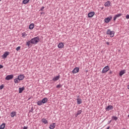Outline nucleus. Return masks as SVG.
Segmentation results:
<instances>
[{
	"instance_id": "nucleus-25",
	"label": "nucleus",
	"mask_w": 129,
	"mask_h": 129,
	"mask_svg": "<svg viewBox=\"0 0 129 129\" xmlns=\"http://www.w3.org/2000/svg\"><path fill=\"white\" fill-rule=\"evenodd\" d=\"M37 105L41 106L42 105V104H43V102H42V101H38L37 102Z\"/></svg>"
},
{
	"instance_id": "nucleus-27",
	"label": "nucleus",
	"mask_w": 129,
	"mask_h": 129,
	"mask_svg": "<svg viewBox=\"0 0 129 129\" xmlns=\"http://www.w3.org/2000/svg\"><path fill=\"white\" fill-rule=\"evenodd\" d=\"M82 112V110H79L77 112V115H79L80 114H81V113Z\"/></svg>"
},
{
	"instance_id": "nucleus-33",
	"label": "nucleus",
	"mask_w": 129,
	"mask_h": 129,
	"mask_svg": "<svg viewBox=\"0 0 129 129\" xmlns=\"http://www.w3.org/2000/svg\"><path fill=\"white\" fill-rule=\"evenodd\" d=\"M20 49H21V46H18L16 48V51H19V50H20Z\"/></svg>"
},
{
	"instance_id": "nucleus-26",
	"label": "nucleus",
	"mask_w": 129,
	"mask_h": 129,
	"mask_svg": "<svg viewBox=\"0 0 129 129\" xmlns=\"http://www.w3.org/2000/svg\"><path fill=\"white\" fill-rule=\"evenodd\" d=\"M16 115V112H12L11 113V117H14Z\"/></svg>"
},
{
	"instance_id": "nucleus-22",
	"label": "nucleus",
	"mask_w": 129,
	"mask_h": 129,
	"mask_svg": "<svg viewBox=\"0 0 129 129\" xmlns=\"http://www.w3.org/2000/svg\"><path fill=\"white\" fill-rule=\"evenodd\" d=\"M6 127V123H3L2 125H0V129H5Z\"/></svg>"
},
{
	"instance_id": "nucleus-2",
	"label": "nucleus",
	"mask_w": 129,
	"mask_h": 129,
	"mask_svg": "<svg viewBox=\"0 0 129 129\" xmlns=\"http://www.w3.org/2000/svg\"><path fill=\"white\" fill-rule=\"evenodd\" d=\"M107 35H109L111 38L114 37V31H111L110 29H108L106 32Z\"/></svg>"
},
{
	"instance_id": "nucleus-39",
	"label": "nucleus",
	"mask_w": 129,
	"mask_h": 129,
	"mask_svg": "<svg viewBox=\"0 0 129 129\" xmlns=\"http://www.w3.org/2000/svg\"><path fill=\"white\" fill-rule=\"evenodd\" d=\"M106 44H107V45H109V42H106Z\"/></svg>"
},
{
	"instance_id": "nucleus-20",
	"label": "nucleus",
	"mask_w": 129,
	"mask_h": 129,
	"mask_svg": "<svg viewBox=\"0 0 129 129\" xmlns=\"http://www.w3.org/2000/svg\"><path fill=\"white\" fill-rule=\"evenodd\" d=\"M20 81H21L18 78H16L14 79V83L16 84H17L18 83H20Z\"/></svg>"
},
{
	"instance_id": "nucleus-37",
	"label": "nucleus",
	"mask_w": 129,
	"mask_h": 129,
	"mask_svg": "<svg viewBox=\"0 0 129 129\" xmlns=\"http://www.w3.org/2000/svg\"><path fill=\"white\" fill-rule=\"evenodd\" d=\"M23 129H28V126H24Z\"/></svg>"
},
{
	"instance_id": "nucleus-8",
	"label": "nucleus",
	"mask_w": 129,
	"mask_h": 129,
	"mask_svg": "<svg viewBox=\"0 0 129 129\" xmlns=\"http://www.w3.org/2000/svg\"><path fill=\"white\" fill-rule=\"evenodd\" d=\"M121 16H122V14L121 13L115 15L113 18V21H116L117 18H119V17H121Z\"/></svg>"
},
{
	"instance_id": "nucleus-41",
	"label": "nucleus",
	"mask_w": 129,
	"mask_h": 129,
	"mask_svg": "<svg viewBox=\"0 0 129 129\" xmlns=\"http://www.w3.org/2000/svg\"><path fill=\"white\" fill-rule=\"evenodd\" d=\"M110 127V126H108V127H107V129H109Z\"/></svg>"
},
{
	"instance_id": "nucleus-36",
	"label": "nucleus",
	"mask_w": 129,
	"mask_h": 129,
	"mask_svg": "<svg viewBox=\"0 0 129 129\" xmlns=\"http://www.w3.org/2000/svg\"><path fill=\"white\" fill-rule=\"evenodd\" d=\"M126 19H129V15H127L126 16Z\"/></svg>"
},
{
	"instance_id": "nucleus-11",
	"label": "nucleus",
	"mask_w": 129,
	"mask_h": 129,
	"mask_svg": "<svg viewBox=\"0 0 129 129\" xmlns=\"http://www.w3.org/2000/svg\"><path fill=\"white\" fill-rule=\"evenodd\" d=\"M77 104H81V103H82V101H81V99L79 98V96L77 97Z\"/></svg>"
},
{
	"instance_id": "nucleus-24",
	"label": "nucleus",
	"mask_w": 129,
	"mask_h": 129,
	"mask_svg": "<svg viewBox=\"0 0 129 129\" xmlns=\"http://www.w3.org/2000/svg\"><path fill=\"white\" fill-rule=\"evenodd\" d=\"M30 2V0H23L22 2V4L24 5H26V4H28Z\"/></svg>"
},
{
	"instance_id": "nucleus-7",
	"label": "nucleus",
	"mask_w": 129,
	"mask_h": 129,
	"mask_svg": "<svg viewBox=\"0 0 129 129\" xmlns=\"http://www.w3.org/2000/svg\"><path fill=\"white\" fill-rule=\"evenodd\" d=\"M14 78V75H10L6 76L5 79L6 80H11Z\"/></svg>"
},
{
	"instance_id": "nucleus-34",
	"label": "nucleus",
	"mask_w": 129,
	"mask_h": 129,
	"mask_svg": "<svg viewBox=\"0 0 129 129\" xmlns=\"http://www.w3.org/2000/svg\"><path fill=\"white\" fill-rule=\"evenodd\" d=\"M44 9H45V7H41V8L40 9V11H43V10H44Z\"/></svg>"
},
{
	"instance_id": "nucleus-32",
	"label": "nucleus",
	"mask_w": 129,
	"mask_h": 129,
	"mask_svg": "<svg viewBox=\"0 0 129 129\" xmlns=\"http://www.w3.org/2000/svg\"><path fill=\"white\" fill-rule=\"evenodd\" d=\"M60 87H62V85L59 84L56 86V88H60Z\"/></svg>"
},
{
	"instance_id": "nucleus-15",
	"label": "nucleus",
	"mask_w": 129,
	"mask_h": 129,
	"mask_svg": "<svg viewBox=\"0 0 129 129\" xmlns=\"http://www.w3.org/2000/svg\"><path fill=\"white\" fill-rule=\"evenodd\" d=\"M58 48H59V49H62V48H63L64 47V44H63V43L61 42L59 43L58 45H57Z\"/></svg>"
},
{
	"instance_id": "nucleus-30",
	"label": "nucleus",
	"mask_w": 129,
	"mask_h": 129,
	"mask_svg": "<svg viewBox=\"0 0 129 129\" xmlns=\"http://www.w3.org/2000/svg\"><path fill=\"white\" fill-rule=\"evenodd\" d=\"M33 110H34V108L32 107L30 110H29V113H30V112H33Z\"/></svg>"
},
{
	"instance_id": "nucleus-13",
	"label": "nucleus",
	"mask_w": 129,
	"mask_h": 129,
	"mask_svg": "<svg viewBox=\"0 0 129 129\" xmlns=\"http://www.w3.org/2000/svg\"><path fill=\"white\" fill-rule=\"evenodd\" d=\"M60 79V75L58 76H56V77H54L52 79L53 81H54V82L57 81V80H59V79Z\"/></svg>"
},
{
	"instance_id": "nucleus-29",
	"label": "nucleus",
	"mask_w": 129,
	"mask_h": 129,
	"mask_svg": "<svg viewBox=\"0 0 129 129\" xmlns=\"http://www.w3.org/2000/svg\"><path fill=\"white\" fill-rule=\"evenodd\" d=\"M112 118H113V119H114V120H117V117L115 116H113L112 117Z\"/></svg>"
},
{
	"instance_id": "nucleus-19",
	"label": "nucleus",
	"mask_w": 129,
	"mask_h": 129,
	"mask_svg": "<svg viewBox=\"0 0 129 129\" xmlns=\"http://www.w3.org/2000/svg\"><path fill=\"white\" fill-rule=\"evenodd\" d=\"M19 93H22V92H23V91H24V90H25V87H22L21 88H19Z\"/></svg>"
},
{
	"instance_id": "nucleus-4",
	"label": "nucleus",
	"mask_w": 129,
	"mask_h": 129,
	"mask_svg": "<svg viewBox=\"0 0 129 129\" xmlns=\"http://www.w3.org/2000/svg\"><path fill=\"white\" fill-rule=\"evenodd\" d=\"M108 70H109V67L107 66L103 69L102 73H103V74L106 73V72H107V71H108Z\"/></svg>"
},
{
	"instance_id": "nucleus-35",
	"label": "nucleus",
	"mask_w": 129,
	"mask_h": 129,
	"mask_svg": "<svg viewBox=\"0 0 129 129\" xmlns=\"http://www.w3.org/2000/svg\"><path fill=\"white\" fill-rule=\"evenodd\" d=\"M4 68V66L0 64V69Z\"/></svg>"
},
{
	"instance_id": "nucleus-1",
	"label": "nucleus",
	"mask_w": 129,
	"mask_h": 129,
	"mask_svg": "<svg viewBox=\"0 0 129 129\" xmlns=\"http://www.w3.org/2000/svg\"><path fill=\"white\" fill-rule=\"evenodd\" d=\"M39 42H40V38H39L38 36H37L27 41L26 42V45L28 47V48H31V47H32V45H31V44H38Z\"/></svg>"
},
{
	"instance_id": "nucleus-17",
	"label": "nucleus",
	"mask_w": 129,
	"mask_h": 129,
	"mask_svg": "<svg viewBox=\"0 0 129 129\" xmlns=\"http://www.w3.org/2000/svg\"><path fill=\"white\" fill-rule=\"evenodd\" d=\"M124 73H125V70H122L119 72V75L120 76V77H121V76H122Z\"/></svg>"
},
{
	"instance_id": "nucleus-43",
	"label": "nucleus",
	"mask_w": 129,
	"mask_h": 129,
	"mask_svg": "<svg viewBox=\"0 0 129 129\" xmlns=\"http://www.w3.org/2000/svg\"><path fill=\"white\" fill-rule=\"evenodd\" d=\"M127 89H129V85L127 86Z\"/></svg>"
},
{
	"instance_id": "nucleus-10",
	"label": "nucleus",
	"mask_w": 129,
	"mask_h": 129,
	"mask_svg": "<svg viewBox=\"0 0 129 129\" xmlns=\"http://www.w3.org/2000/svg\"><path fill=\"white\" fill-rule=\"evenodd\" d=\"M79 72V68H75L72 71L73 74H75V73H78Z\"/></svg>"
},
{
	"instance_id": "nucleus-45",
	"label": "nucleus",
	"mask_w": 129,
	"mask_h": 129,
	"mask_svg": "<svg viewBox=\"0 0 129 129\" xmlns=\"http://www.w3.org/2000/svg\"><path fill=\"white\" fill-rule=\"evenodd\" d=\"M2 0H0V2Z\"/></svg>"
},
{
	"instance_id": "nucleus-44",
	"label": "nucleus",
	"mask_w": 129,
	"mask_h": 129,
	"mask_svg": "<svg viewBox=\"0 0 129 129\" xmlns=\"http://www.w3.org/2000/svg\"><path fill=\"white\" fill-rule=\"evenodd\" d=\"M128 116V117H129V114L128 115V116Z\"/></svg>"
},
{
	"instance_id": "nucleus-9",
	"label": "nucleus",
	"mask_w": 129,
	"mask_h": 129,
	"mask_svg": "<svg viewBox=\"0 0 129 129\" xmlns=\"http://www.w3.org/2000/svg\"><path fill=\"white\" fill-rule=\"evenodd\" d=\"M94 15H95V13L94 12H90L88 13V18H92Z\"/></svg>"
},
{
	"instance_id": "nucleus-14",
	"label": "nucleus",
	"mask_w": 129,
	"mask_h": 129,
	"mask_svg": "<svg viewBox=\"0 0 129 129\" xmlns=\"http://www.w3.org/2000/svg\"><path fill=\"white\" fill-rule=\"evenodd\" d=\"M56 126V123H53L49 125V128L50 129H54Z\"/></svg>"
},
{
	"instance_id": "nucleus-31",
	"label": "nucleus",
	"mask_w": 129,
	"mask_h": 129,
	"mask_svg": "<svg viewBox=\"0 0 129 129\" xmlns=\"http://www.w3.org/2000/svg\"><path fill=\"white\" fill-rule=\"evenodd\" d=\"M4 87H5V86L4 85V84L0 86V90H2V89H3Z\"/></svg>"
},
{
	"instance_id": "nucleus-6",
	"label": "nucleus",
	"mask_w": 129,
	"mask_h": 129,
	"mask_svg": "<svg viewBox=\"0 0 129 129\" xmlns=\"http://www.w3.org/2000/svg\"><path fill=\"white\" fill-rule=\"evenodd\" d=\"M105 109L106 111H109V110H111L112 109H113V106L111 105H109L107 106V107L105 108Z\"/></svg>"
},
{
	"instance_id": "nucleus-5",
	"label": "nucleus",
	"mask_w": 129,
	"mask_h": 129,
	"mask_svg": "<svg viewBox=\"0 0 129 129\" xmlns=\"http://www.w3.org/2000/svg\"><path fill=\"white\" fill-rule=\"evenodd\" d=\"M9 55H10V52L6 51L4 53V54L2 56V57L3 59H6V58H7V57H8Z\"/></svg>"
},
{
	"instance_id": "nucleus-3",
	"label": "nucleus",
	"mask_w": 129,
	"mask_h": 129,
	"mask_svg": "<svg viewBox=\"0 0 129 129\" xmlns=\"http://www.w3.org/2000/svg\"><path fill=\"white\" fill-rule=\"evenodd\" d=\"M112 19V17L111 16H109L108 17H107L104 19V23H106V24L108 23L109 22H110L111 20Z\"/></svg>"
},
{
	"instance_id": "nucleus-40",
	"label": "nucleus",
	"mask_w": 129,
	"mask_h": 129,
	"mask_svg": "<svg viewBox=\"0 0 129 129\" xmlns=\"http://www.w3.org/2000/svg\"><path fill=\"white\" fill-rule=\"evenodd\" d=\"M109 74H112V72L111 71L109 72Z\"/></svg>"
},
{
	"instance_id": "nucleus-38",
	"label": "nucleus",
	"mask_w": 129,
	"mask_h": 129,
	"mask_svg": "<svg viewBox=\"0 0 129 129\" xmlns=\"http://www.w3.org/2000/svg\"><path fill=\"white\" fill-rule=\"evenodd\" d=\"M110 122H111V120L108 122L107 124H109V123H110Z\"/></svg>"
},
{
	"instance_id": "nucleus-28",
	"label": "nucleus",
	"mask_w": 129,
	"mask_h": 129,
	"mask_svg": "<svg viewBox=\"0 0 129 129\" xmlns=\"http://www.w3.org/2000/svg\"><path fill=\"white\" fill-rule=\"evenodd\" d=\"M22 37H23V38H25L27 36V34H26L25 32H23L22 34Z\"/></svg>"
},
{
	"instance_id": "nucleus-16",
	"label": "nucleus",
	"mask_w": 129,
	"mask_h": 129,
	"mask_svg": "<svg viewBox=\"0 0 129 129\" xmlns=\"http://www.w3.org/2000/svg\"><path fill=\"white\" fill-rule=\"evenodd\" d=\"M42 102V103L44 104L46 103V102H48V98L45 97L41 100Z\"/></svg>"
},
{
	"instance_id": "nucleus-12",
	"label": "nucleus",
	"mask_w": 129,
	"mask_h": 129,
	"mask_svg": "<svg viewBox=\"0 0 129 129\" xmlns=\"http://www.w3.org/2000/svg\"><path fill=\"white\" fill-rule=\"evenodd\" d=\"M25 78V76H24V75H20L18 76V79L21 81L22 80H24V78Z\"/></svg>"
},
{
	"instance_id": "nucleus-23",
	"label": "nucleus",
	"mask_w": 129,
	"mask_h": 129,
	"mask_svg": "<svg viewBox=\"0 0 129 129\" xmlns=\"http://www.w3.org/2000/svg\"><path fill=\"white\" fill-rule=\"evenodd\" d=\"M41 121L43 122V123H44L45 124L48 123V121L46 119H42Z\"/></svg>"
},
{
	"instance_id": "nucleus-21",
	"label": "nucleus",
	"mask_w": 129,
	"mask_h": 129,
	"mask_svg": "<svg viewBox=\"0 0 129 129\" xmlns=\"http://www.w3.org/2000/svg\"><path fill=\"white\" fill-rule=\"evenodd\" d=\"M105 7H110V2L107 1L105 3Z\"/></svg>"
},
{
	"instance_id": "nucleus-42",
	"label": "nucleus",
	"mask_w": 129,
	"mask_h": 129,
	"mask_svg": "<svg viewBox=\"0 0 129 129\" xmlns=\"http://www.w3.org/2000/svg\"><path fill=\"white\" fill-rule=\"evenodd\" d=\"M41 15H43V14H44V12H41Z\"/></svg>"
},
{
	"instance_id": "nucleus-18",
	"label": "nucleus",
	"mask_w": 129,
	"mask_h": 129,
	"mask_svg": "<svg viewBox=\"0 0 129 129\" xmlns=\"http://www.w3.org/2000/svg\"><path fill=\"white\" fill-rule=\"evenodd\" d=\"M34 27L35 24H34V23H31V24H30L29 27L30 30H33V29H34Z\"/></svg>"
}]
</instances>
